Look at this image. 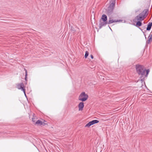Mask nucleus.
Wrapping results in <instances>:
<instances>
[{"instance_id":"obj_1","label":"nucleus","mask_w":152,"mask_h":152,"mask_svg":"<svg viewBox=\"0 0 152 152\" xmlns=\"http://www.w3.org/2000/svg\"><path fill=\"white\" fill-rule=\"evenodd\" d=\"M135 68L137 73L140 76V78L142 83H143L145 85L144 81V76L146 73V69H145L144 66L139 64L136 65ZM145 86L146 87V85Z\"/></svg>"},{"instance_id":"obj_2","label":"nucleus","mask_w":152,"mask_h":152,"mask_svg":"<svg viewBox=\"0 0 152 152\" xmlns=\"http://www.w3.org/2000/svg\"><path fill=\"white\" fill-rule=\"evenodd\" d=\"M148 10L147 9H145L139 15L137 16L133 20V21L136 22V20L142 21L148 15Z\"/></svg>"},{"instance_id":"obj_3","label":"nucleus","mask_w":152,"mask_h":152,"mask_svg":"<svg viewBox=\"0 0 152 152\" xmlns=\"http://www.w3.org/2000/svg\"><path fill=\"white\" fill-rule=\"evenodd\" d=\"M88 97V94H86L85 92H83L81 93L79 96V100L82 102H85L87 99Z\"/></svg>"},{"instance_id":"obj_4","label":"nucleus","mask_w":152,"mask_h":152,"mask_svg":"<svg viewBox=\"0 0 152 152\" xmlns=\"http://www.w3.org/2000/svg\"><path fill=\"white\" fill-rule=\"evenodd\" d=\"M115 6V4L113 2L110 4L107 8V12L108 15H111L113 12Z\"/></svg>"},{"instance_id":"obj_5","label":"nucleus","mask_w":152,"mask_h":152,"mask_svg":"<svg viewBox=\"0 0 152 152\" xmlns=\"http://www.w3.org/2000/svg\"><path fill=\"white\" fill-rule=\"evenodd\" d=\"M17 88L19 89H21L23 91H25V89L24 88V86L23 83H22L19 84L17 85Z\"/></svg>"},{"instance_id":"obj_6","label":"nucleus","mask_w":152,"mask_h":152,"mask_svg":"<svg viewBox=\"0 0 152 152\" xmlns=\"http://www.w3.org/2000/svg\"><path fill=\"white\" fill-rule=\"evenodd\" d=\"M109 19H110L108 21H107V24H110L113 23L120 22V21H122L121 20H113V19L111 20V18H110Z\"/></svg>"},{"instance_id":"obj_7","label":"nucleus","mask_w":152,"mask_h":152,"mask_svg":"<svg viewBox=\"0 0 152 152\" xmlns=\"http://www.w3.org/2000/svg\"><path fill=\"white\" fill-rule=\"evenodd\" d=\"M79 111H82L83 110L84 107V103L83 102H80L78 105Z\"/></svg>"},{"instance_id":"obj_8","label":"nucleus","mask_w":152,"mask_h":152,"mask_svg":"<svg viewBox=\"0 0 152 152\" xmlns=\"http://www.w3.org/2000/svg\"><path fill=\"white\" fill-rule=\"evenodd\" d=\"M107 24V22H105L104 21L101 22L100 20V23L99 25V28L101 29L103 26H105Z\"/></svg>"},{"instance_id":"obj_9","label":"nucleus","mask_w":152,"mask_h":152,"mask_svg":"<svg viewBox=\"0 0 152 152\" xmlns=\"http://www.w3.org/2000/svg\"><path fill=\"white\" fill-rule=\"evenodd\" d=\"M152 26V22L149 23L147 25V27L146 28V30H144V31H149L150 30Z\"/></svg>"},{"instance_id":"obj_10","label":"nucleus","mask_w":152,"mask_h":152,"mask_svg":"<svg viewBox=\"0 0 152 152\" xmlns=\"http://www.w3.org/2000/svg\"><path fill=\"white\" fill-rule=\"evenodd\" d=\"M101 19L102 20L105 22H107V15L105 14H103L102 17Z\"/></svg>"},{"instance_id":"obj_11","label":"nucleus","mask_w":152,"mask_h":152,"mask_svg":"<svg viewBox=\"0 0 152 152\" xmlns=\"http://www.w3.org/2000/svg\"><path fill=\"white\" fill-rule=\"evenodd\" d=\"M136 20V25L135 26L137 27H139L142 26V23L141 21Z\"/></svg>"},{"instance_id":"obj_12","label":"nucleus","mask_w":152,"mask_h":152,"mask_svg":"<svg viewBox=\"0 0 152 152\" xmlns=\"http://www.w3.org/2000/svg\"><path fill=\"white\" fill-rule=\"evenodd\" d=\"M93 125H94V124H93V123L92 121L89 122H88L87 124L85 126L86 127H89Z\"/></svg>"},{"instance_id":"obj_13","label":"nucleus","mask_w":152,"mask_h":152,"mask_svg":"<svg viewBox=\"0 0 152 152\" xmlns=\"http://www.w3.org/2000/svg\"><path fill=\"white\" fill-rule=\"evenodd\" d=\"M151 41H152V38L151 37H150V35H149L148 37V39L146 42L148 44H150Z\"/></svg>"},{"instance_id":"obj_14","label":"nucleus","mask_w":152,"mask_h":152,"mask_svg":"<svg viewBox=\"0 0 152 152\" xmlns=\"http://www.w3.org/2000/svg\"><path fill=\"white\" fill-rule=\"evenodd\" d=\"M149 71H150L149 69H148L147 70L146 69V74H145L144 76V80H145V78L147 77L148 75L149 72Z\"/></svg>"},{"instance_id":"obj_15","label":"nucleus","mask_w":152,"mask_h":152,"mask_svg":"<svg viewBox=\"0 0 152 152\" xmlns=\"http://www.w3.org/2000/svg\"><path fill=\"white\" fill-rule=\"evenodd\" d=\"M35 124L41 125L42 124V122L40 120H38L36 122Z\"/></svg>"},{"instance_id":"obj_16","label":"nucleus","mask_w":152,"mask_h":152,"mask_svg":"<svg viewBox=\"0 0 152 152\" xmlns=\"http://www.w3.org/2000/svg\"><path fill=\"white\" fill-rule=\"evenodd\" d=\"M25 80L26 81H27V72L26 69H25Z\"/></svg>"},{"instance_id":"obj_17","label":"nucleus","mask_w":152,"mask_h":152,"mask_svg":"<svg viewBox=\"0 0 152 152\" xmlns=\"http://www.w3.org/2000/svg\"><path fill=\"white\" fill-rule=\"evenodd\" d=\"M92 121L93 123L94 124L97 123L99 122V121L97 120H93Z\"/></svg>"},{"instance_id":"obj_18","label":"nucleus","mask_w":152,"mask_h":152,"mask_svg":"<svg viewBox=\"0 0 152 152\" xmlns=\"http://www.w3.org/2000/svg\"><path fill=\"white\" fill-rule=\"evenodd\" d=\"M88 54L89 53L88 51H86L85 52V54L84 56L85 58H86L88 56Z\"/></svg>"},{"instance_id":"obj_19","label":"nucleus","mask_w":152,"mask_h":152,"mask_svg":"<svg viewBox=\"0 0 152 152\" xmlns=\"http://www.w3.org/2000/svg\"><path fill=\"white\" fill-rule=\"evenodd\" d=\"M139 28L142 31V32H143V33L144 35V36L145 37V39H146V37H145L146 34H145L144 32L143 31V29H142V28H140L139 27Z\"/></svg>"},{"instance_id":"obj_20","label":"nucleus","mask_w":152,"mask_h":152,"mask_svg":"<svg viewBox=\"0 0 152 152\" xmlns=\"http://www.w3.org/2000/svg\"><path fill=\"white\" fill-rule=\"evenodd\" d=\"M32 121L33 122H35L36 123V120H35V118H32Z\"/></svg>"},{"instance_id":"obj_21","label":"nucleus","mask_w":152,"mask_h":152,"mask_svg":"<svg viewBox=\"0 0 152 152\" xmlns=\"http://www.w3.org/2000/svg\"><path fill=\"white\" fill-rule=\"evenodd\" d=\"M142 29H143V30H144V29L145 30V26H144L143 27H142Z\"/></svg>"},{"instance_id":"obj_22","label":"nucleus","mask_w":152,"mask_h":152,"mask_svg":"<svg viewBox=\"0 0 152 152\" xmlns=\"http://www.w3.org/2000/svg\"><path fill=\"white\" fill-rule=\"evenodd\" d=\"M91 58L92 59H93V58H94V56H93L92 55H91Z\"/></svg>"},{"instance_id":"obj_23","label":"nucleus","mask_w":152,"mask_h":152,"mask_svg":"<svg viewBox=\"0 0 152 152\" xmlns=\"http://www.w3.org/2000/svg\"><path fill=\"white\" fill-rule=\"evenodd\" d=\"M23 93H24V95L26 97V92H25V91H23Z\"/></svg>"},{"instance_id":"obj_24","label":"nucleus","mask_w":152,"mask_h":152,"mask_svg":"<svg viewBox=\"0 0 152 152\" xmlns=\"http://www.w3.org/2000/svg\"><path fill=\"white\" fill-rule=\"evenodd\" d=\"M150 37H151L152 38V34L151 35Z\"/></svg>"},{"instance_id":"obj_25","label":"nucleus","mask_w":152,"mask_h":152,"mask_svg":"<svg viewBox=\"0 0 152 152\" xmlns=\"http://www.w3.org/2000/svg\"><path fill=\"white\" fill-rule=\"evenodd\" d=\"M109 28H110V29L111 30V28H110L109 27Z\"/></svg>"}]
</instances>
